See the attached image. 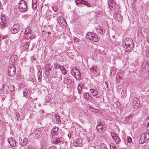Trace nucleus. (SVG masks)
Wrapping results in <instances>:
<instances>
[{"mask_svg":"<svg viewBox=\"0 0 149 149\" xmlns=\"http://www.w3.org/2000/svg\"><path fill=\"white\" fill-rule=\"evenodd\" d=\"M124 44L126 49V51L130 52L132 50L133 47V42L132 40L130 38H127L124 40Z\"/></svg>","mask_w":149,"mask_h":149,"instance_id":"f257e3e1","label":"nucleus"},{"mask_svg":"<svg viewBox=\"0 0 149 149\" xmlns=\"http://www.w3.org/2000/svg\"><path fill=\"white\" fill-rule=\"evenodd\" d=\"M0 19V28L3 29L8 25V20L6 15L3 14H1Z\"/></svg>","mask_w":149,"mask_h":149,"instance_id":"f03ea898","label":"nucleus"},{"mask_svg":"<svg viewBox=\"0 0 149 149\" xmlns=\"http://www.w3.org/2000/svg\"><path fill=\"white\" fill-rule=\"evenodd\" d=\"M86 36L87 39L94 42H97L99 40V37L95 33L88 32L86 34Z\"/></svg>","mask_w":149,"mask_h":149,"instance_id":"7ed1b4c3","label":"nucleus"},{"mask_svg":"<svg viewBox=\"0 0 149 149\" xmlns=\"http://www.w3.org/2000/svg\"><path fill=\"white\" fill-rule=\"evenodd\" d=\"M18 6L19 10L21 12H24L27 9V4L24 0H21L19 1Z\"/></svg>","mask_w":149,"mask_h":149,"instance_id":"20e7f679","label":"nucleus"},{"mask_svg":"<svg viewBox=\"0 0 149 149\" xmlns=\"http://www.w3.org/2000/svg\"><path fill=\"white\" fill-rule=\"evenodd\" d=\"M15 66L13 64H10L8 68V72L9 75L11 77L14 76L16 72Z\"/></svg>","mask_w":149,"mask_h":149,"instance_id":"39448f33","label":"nucleus"},{"mask_svg":"<svg viewBox=\"0 0 149 149\" xmlns=\"http://www.w3.org/2000/svg\"><path fill=\"white\" fill-rule=\"evenodd\" d=\"M71 73L76 79H80L81 78L80 72L77 69L72 68L71 70Z\"/></svg>","mask_w":149,"mask_h":149,"instance_id":"423d86ee","label":"nucleus"},{"mask_svg":"<svg viewBox=\"0 0 149 149\" xmlns=\"http://www.w3.org/2000/svg\"><path fill=\"white\" fill-rule=\"evenodd\" d=\"M24 37L26 39H29L33 38V36L31 33V31L30 30L26 29L25 31Z\"/></svg>","mask_w":149,"mask_h":149,"instance_id":"0eeeda50","label":"nucleus"},{"mask_svg":"<svg viewBox=\"0 0 149 149\" xmlns=\"http://www.w3.org/2000/svg\"><path fill=\"white\" fill-rule=\"evenodd\" d=\"M76 4L78 6H80L81 4H83L87 6L88 7L90 6V5L86 1L84 0H77L75 1Z\"/></svg>","mask_w":149,"mask_h":149,"instance_id":"6e6552de","label":"nucleus"},{"mask_svg":"<svg viewBox=\"0 0 149 149\" xmlns=\"http://www.w3.org/2000/svg\"><path fill=\"white\" fill-rule=\"evenodd\" d=\"M19 26L17 24H15L13 25L10 31L12 33H16L19 31Z\"/></svg>","mask_w":149,"mask_h":149,"instance_id":"1a4fd4ad","label":"nucleus"},{"mask_svg":"<svg viewBox=\"0 0 149 149\" xmlns=\"http://www.w3.org/2000/svg\"><path fill=\"white\" fill-rule=\"evenodd\" d=\"M96 29L97 33L101 34H102L105 32L104 28L100 26H97Z\"/></svg>","mask_w":149,"mask_h":149,"instance_id":"9d476101","label":"nucleus"},{"mask_svg":"<svg viewBox=\"0 0 149 149\" xmlns=\"http://www.w3.org/2000/svg\"><path fill=\"white\" fill-rule=\"evenodd\" d=\"M8 141L12 146L15 147L16 146V143L14 139L13 138H10L8 140Z\"/></svg>","mask_w":149,"mask_h":149,"instance_id":"9b49d317","label":"nucleus"},{"mask_svg":"<svg viewBox=\"0 0 149 149\" xmlns=\"http://www.w3.org/2000/svg\"><path fill=\"white\" fill-rule=\"evenodd\" d=\"M57 21L59 24H63V25L66 23L65 20L62 16H60L58 18Z\"/></svg>","mask_w":149,"mask_h":149,"instance_id":"f8f14e48","label":"nucleus"},{"mask_svg":"<svg viewBox=\"0 0 149 149\" xmlns=\"http://www.w3.org/2000/svg\"><path fill=\"white\" fill-rule=\"evenodd\" d=\"M97 130L100 132H102L104 130L102 128V124L100 122L97 123V125L96 127Z\"/></svg>","mask_w":149,"mask_h":149,"instance_id":"ddd939ff","label":"nucleus"},{"mask_svg":"<svg viewBox=\"0 0 149 149\" xmlns=\"http://www.w3.org/2000/svg\"><path fill=\"white\" fill-rule=\"evenodd\" d=\"M133 104L136 107H139L140 105L139 101L136 97H135L134 98Z\"/></svg>","mask_w":149,"mask_h":149,"instance_id":"4468645a","label":"nucleus"},{"mask_svg":"<svg viewBox=\"0 0 149 149\" xmlns=\"http://www.w3.org/2000/svg\"><path fill=\"white\" fill-rule=\"evenodd\" d=\"M35 135L36 136H39L41 134V130L40 128H37L35 132Z\"/></svg>","mask_w":149,"mask_h":149,"instance_id":"2eb2a0df","label":"nucleus"},{"mask_svg":"<svg viewBox=\"0 0 149 149\" xmlns=\"http://www.w3.org/2000/svg\"><path fill=\"white\" fill-rule=\"evenodd\" d=\"M22 142L20 143V145L22 146H25L27 143L28 140L27 138H24L23 141L22 140Z\"/></svg>","mask_w":149,"mask_h":149,"instance_id":"dca6fc26","label":"nucleus"},{"mask_svg":"<svg viewBox=\"0 0 149 149\" xmlns=\"http://www.w3.org/2000/svg\"><path fill=\"white\" fill-rule=\"evenodd\" d=\"M83 85L82 84H80L78 85L77 87V90L78 93L79 94H81V91L82 89Z\"/></svg>","mask_w":149,"mask_h":149,"instance_id":"f3484780","label":"nucleus"},{"mask_svg":"<svg viewBox=\"0 0 149 149\" xmlns=\"http://www.w3.org/2000/svg\"><path fill=\"white\" fill-rule=\"evenodd\" d=\"M45 70L47 72H49L51 70L52 68L51 65L49 63L47 64L45 67Z\"/></svg>","mask_w":149,"mask_h":149,"instance_id":"a211bd4d","label":"nucleus"},{"mask_svg":"<svg viewBox=\"0 0 149 149\" xmlns=\"http://www.w3.org/2000/svg\"><path fill=\"white\" fill-rule=\"evenodd\" d=\"M143 125L145 126H149V116H148L146 119L145 120Z\"/></svg>","mask_w":149,"mask_h":149,"instance_id":"6ab92c4d","label":"nucleus"},{"mask_svg":"<svg viewBox=\"0 0 149 149\" xmlns=\"http://www.w3.org/2000/svg\"><path fill=\"white\" fill-rule=\"evenodd\" d=\"M58 128L57 127L54 128L52 130L51 134L53 136H54L56 134L58 130Z\"/></svg>","mask_w":149,"mask_h":149,"instance_id":"aec40b11","label":"nucleus"},{"mask_svg":"<svg viewBox=\"0 0 149 149\" xmlns=\"http://www.w3.org/2000/svg\"><path fill=\"white\" fill-rule=\"evenodd\" d=\"M90 91L92 95L94 97L97 95L98 93L97 91L93 89H91L90 90Z\"/></svg>","mask_w":149,"mask_h":149,"instance_id":"412c9836","label":"nucleus"},{"mask_svg":"<svg viewBox=\"0 0 149 149\" xmlns=\"http://www.w3.org/2000/svg\"><path fill=\"white\" fill-rule=\"evenodd\" d=\"M97 68L96 66H93L91 68L90 70L91 72L92 73H94L97 71Z\"/></svg>","mask_w":149,"mask_h":149,"instance_id":"4be33fe9","label":"nucleus"},{"mask_svg":"<svg viewBox=\"0 0 149 149\" xmlns=\"http://www.w3.org/2000/svg\"><path fill=\"white\" fill-rule=\"evenodd\" d=\"M22 45H23V47H24L26 49L28 50L29 48V43L26 42L25 43H23L22 44Z\"/></svg>","mask_w":149,"mask_h":149,"instance_id":"5701e85b","label":"nucleus"},{"mask_svg":"<svg viewBox=\"0 0 149 149\" xmlns=\"http://www.w3.org/2000/svg\"><path fill=\"white\" fill-rule=\"evenodd\" d=\"M100 147V149H108L107 146L104 143H101Z\"/></svg>","mask_w":149,"mask_h":149,"instance_id":"b1692460","label":"nucleus"},{"mask_svg":"<svg viewBox=\"0 0 149 149\" xmlns=\"http://www.w3.org/2000/svg\"><path fill=\"white\" fill-rule=\"evenodd\" d=\"M117 15V18L116 19V21L119 22H121V21L123 19V17L120 15Z\"/></svg>","mask_w":149,"mask_h":149,"instance_id":"393cba45","label":"nucleus"},{"mask_svg":"<svg viewBox=\"0 0 149 149\" xmlns=\"http://www.w3.org/2000/svg\"><path fill=\"white\" fill-rule=\"evenodd\" d=\"M64 82L67 84H69L71 83L72 81L71 79L68 78H64Z\"/></svg>","mask_w":149,"mask_h":149,"instance_id":"a878e982","label":"nucleus"},{"mask_svg":"<svg viewBox=\"0 0 149 149\" xmlns=\"http://www.w3.org/2000/svg\"><path fill=\"white\" fill-rule=\"evenodd\" d=\"M55 117L56 119V122L57 123H59L60 122H61V120L60 119L59 115L58 114H56L55 116Z\"/></svg>","mask_w":149,"mask_h":149,"instance_id":"bb28decb","label":"nucleus"},{"mask_svg":"<svg viewBox=\"0 0 149 149\" xmlns=\"http://www.w3.org/2000/svg\"><path fill=\"white\" fill-rule=\"evenodd\" d=\"M42 72L41 71H39L38 73V76L39 81H40L41 80L42 76H41Z\"/></svg>","mask_w":149,"mask_h":149,"instance_id":"cd10ccee","label":"nucleus"},{"mask_svg":"<svg viewBox=\"0 0 149 149\" xmlns=\"http://www.w3.org/2000/svg\"><path fill=\"white\" fill-rule=\"evenodd\" d=\"M28 89L27 88L24 89L23 90V96L26 97L27 95Z\"/></svg>","mask_w":149,"mask_h":149,"instance_id":"c85d7f7f","label":"nucleus"},{"mask_svg":"<svg viewBox=\"0 0 149 149\" xmlns=\"http://www.w3.org/2000/svg\"><path fill=\"white\" fill-rule=\"evenodd\" d=\"M8 89L10 91H13L14 90V86L13 85H10L8 87Z\"/></svg>","mask_w":149,"mask_h":149,"instance_id":"c756f323","label":"nucleus"},{"mask_svg":"<svg viewBox=\"0 0 149 149\" xmlns=\"http://www.w3.org/2000/svg\"><path fill=\"white\" fill-rule=\"evenodd\" d=\"M84 97L86 100H88L89 99V94L88 93H86L84 95Z\"/></svg>","mask_w":149,"mask_h":149,"instance_id":"7c9ffc66","label":"nucleus"},{"mask_svg":"<svg viewBox=\"0 0 149 149\" xmlns=\"http://www.w3.org/2000/svg\"><path fill=\"white\" fill-rule=\"evenodd\" d=\"M17 56H11L10 58V61L13 63H14L15 62L16 59L17 58Z\"/></svg>","mask_w":149,"mask_h":149,"instance_id":"2f4dec72","label":"nucleus"},{"mask_svg":"<svg viewBox=\"0 0 149 149\" xmlns=\"http://www.w3.org/2000/svg\"><path fill=\"white\" fill-rule=\"evenodd\" d=\"M134 113H132L131 114L128 116L126 120H127L128 119V120H131L134 117Z\"/></svg>","mask_w":149,"mask_h":149,"instance_id":"473e14b6","label":"nucleus"},{"mask_svg":"<svg viewBox=\"0 0 149 149\" xmlns=\"http://www.w3.org/2000/svg\"><path fill=\"white\" fill-rule=\"evenodd\" d=\"M146 141L144 139H142V138H141V136L139 141V143H140L143 144L145 143Z\"/></svg>","mask_w":149,"mask_h":149,"instance_id":"72a5a7b5","label":"nucleus"},{"mask_svg":"<svg viewBox=\"0 0 149 149\" xmlns=\"http://www.w3.org/2000/svg\"><path fill=\"white\" fill-rule=\"evenodd\" d=\"M116 139L115 141L117 144H118L120 141V139L118 136H116Z\"/></svg>","mask_w":149,"mask_h":149,"instance_id":"f704fd0d","label":"nucleus"},{"mask_svg":"<svg viewBox=\"0 0 149 149\" xmlns=\"http://www.w3.org/2000/svg\"><path fill=\"white\" fill-rule=\"evenodd\" d=\"M60 66L61 65H59V64H58L56 63H55L54 65V67L55 68V69H58V68H59L60 69Z\"/></svg>","mask_w":149,"mask_h":149,"instance_id":"c9c22d12","label":"nucleus"},{"mask_svg":"<svg viewBox=\"0 0 149 149\" xmlns=\"http://www.w3.org/2000/svg\"><path fill=\"white\" fill-rule=\"evenodd\" d=\"M8 35H2L0 36V41L1 40H3V39H6L7 38Z\"/></svg>","mask_w":149,"mask_h":149,"instance_id":"e433bc0d","label":"nucleus"},{"mask_svg":"<svg viewBox=\"0 0 149 149\" xmlns=\"http://www.w3.org/2000/svg\"><path fill=\"white\" fill-rule=\"evenodd\" d=\"M145 136L146 138V140H148L149 139V133L146 132L144 133Z\"/></svg>","mask_w":149,"mask_h":149,"instance_id":"4c0bfd02","label":"nucleus"},{"mask_svg":"<svg viewBox=\"0 0 149 149\" xmlns=\"http://www.w3.org/2000/svg\"><path fill=\"white\" fill-rule=\"evenodd\" d=\"M16 115L17 117V120H19L20 119V115L18 113L16 112Z\"/></svg>","mask_w":149,"mask_h":149,"instance_id":"58836bf2","label":"nucleus"},{"mask_svg":"<svg viewBox=\"0 0 149 149\" xmlns=\"http://www.w3.org/2000/svg\"><path fill=\"white\" fill-rule=\"evenodd\" d=\"M127 141L128 143H131L132 142V138L130 137H127Z\"/></svg>","mask_w":149,"mask_h":149,"instance_id":"ea45409f","label":"nucleus"},{"mask_svg":"<svg viewBox=\"0 0 149 149\" xmlns=\"http://www.w3.org/2000/svg\"><path fill=\"white\" fill-rule=\"evenodd\" d=\"M116 136H117L116 134H115L114 132H113V135H112V137L113 139L115 141L116 139Z\"/></svg>","mask_w":149,"mask_h":149,"instance_id":"a19ab883","label":"nucleus"},{"mask_svg":"<svg viewBox=\"0 0 149 149\" xmlns=\"http://www.w3.org/2000/svg\"><path fill=\"white\" fill-rule=\"evenodd\" d=\"M144 54L146 56H149V50H148L147 51H145V53H143V55H144Z\"/></svg>","mask_w":149,"mask_h":149,"instance_id":"79ce46f5","label":"nucleus"},{"mask_svg":"<svg viewBox=\"0 0 149 149\" xmlns=\"http://www.w3.org/2000/svg\"><path fill=\"white\" fill-rule=\"evenodd\" d=\"M110 148L111 149H117L116 147L114 144L110 145Z\"/></svg>","mask_w":149,"mask_h":149,"instance_id":"37998d69","label":"nucleus"},{"mask_svg":"<svg viewBox=\"0 0 149 149\" xmlns=\"http://www.w3.org/2000/svg\"><path fill=\"white\" fill-rule=\"evenodd\" d=\"M51 100V98L49 97H46V102L47 103L49 102Z\"/></svg>","mask_w":149,"mask_h":149,"instance_id":"c03bdc74","label":"nucleus"},{"mask_svg":"<svg viewBox=\"0 0 149 149\" xmlns=\"http://www.w3.org/2000/svg\"><path fill=\"white\" fill-rule=\"evenodd\" d=\"M55 143H60L61 142V141H60V139L59 138H57L55 140Z\"/></svg>","mask_w":149,"mask_h":149,"instance_id":"a18cd8bd","label":"nucleus"},{"mask_svg":"<svg viewBox=\"0 0 149 149\" xmlns=\"http://www.w3.org/2000/svg\"><path fill=\"white\" fill-rule=\"evenodd\" d=\"M32 8L34 9H36L37 7V4H32Z\"/></svg>","mask_w":149,"mask_h":149,"instance_id":"49530a36","label":"nucleus"},{"mask_svg":"<svg viewBox=\"0 0 149 149\" xmlns=\"http://www.w3.org/2000/svg\"><path fill=\"white\" fill-rule=\"evenodd\" d=\"M27 149H34V148L33 146L31 145H29L28 146Z\"/></svg>","mask_w":149,"mask_h":149,"instance_id":"de8ad7c7","label":"nucleus"},{"mask_svg":"<svg viewBox=\"0 0 149 149\" xmlns=\"http://www.w3.org/2000/svg\"><path fill=\"white\" fill-rule=\"evenodd\" d=\"M65 69L64 67L62 66H60V69L61 70V71L63 73V72L64 71V70Z\"/></svg>","mask_w":149,"mask_h":149,"instance_id":"09e8293b","label":"nucleus"},{"mask_svg":"<svg viewBox=\"0 0 149 149\" xmlns=\"http://www.w3.org/2000/svg\"><path fill=\"white\" fill-rule=\"evenodd\" d=\"M141 138H142V139H144L146 141H147V140H146V137L145 136V135L144 134H143L141 136Z\"/></svg>","mask_w":149,"mask_h":149,"instance_id":"8fccbe9b","label":"nucleus"},{"mask_svg":"<svg viewBox=\"0 0 149 149\" xmlns=\"http://www.w3.org/2000/svg\"><path fill=\"white\" fill-rule=\"evenodd\" d=\"M3 90L2 89H1L0 90V96H1L4 93Z\"/></svg>","mask_w":149,"mask_h":149,"instance_id":"3c124183","label":"nucleus"},{"mask_svg":"<svg viewBox=\"0 0 149 149\" xmlns=\"http://www.w3.org/2000/svg\"><path fill=\"white\" fill-rule=\"evenodd\" d=\"M37 2L36 0H32V4H36Z\"/></svg>","mask_w":149,"mask_h":149,"instance_id":"603ef678","label":"nucleus"},{"mask_svg":"<svg viewBox=\"0 0 149 149\" xmlns=\"http://www.w3.org/2000/svg\"><path fill=\"white\" fill-rule=\"evenodd\" d=\"M67 71L66 70L65 68L64 69V71L63 72V73L65 74H66V73H67Z\"/></svg>","mask_w":149,"mask_h":149,"instance_id":"864d4df0","label":"nucleus"},{"mask_svg":"<svg viewBox=\"0 0 149 149\" xmlns=\"http://www.w3.org/2000/svg\"><path fill=\"white\" fill-rule=\"evenodd\" d=\"M53 9L54 11H56L57 10V8L56 6H55L53 7Z\"/></svg>","mask_w":149,"mask_h":149,"instance_id":"5fc2aeb1","label":"nucleus"},{"mask_svg":"<svg viewBox=\"0 0 149 149\" xmlns=\"http://www.w3.org/2000/svg\"><path fill=\"white\" fill-rule=\"evenodd\" d=\"M112 2V0H110L109 1V6H111V4H112L111 3Z\"/></svg>","mask_w":149,"mask_h":149,"instance_id":"6e6d98bb","label":"nucleus"},{"mask_svg":"<svg viewBox=\"0 0 149 149\" xmlns=\"http://www.w3.org/2000/svg\"><path fill=\"white\" fill-rule=\"evenodd\" d=\"M31 59H33L34 60H36V58L34 56H32L31 57Z\"/></svg>","mask_w":149,"mask_h":149,"instance_id":"4d7b16f0","label":"nucleus"},{"mask_svg":"<svg viewBox=\"0 0 149 149\" xmlns=\"http://www.w3.org/2000/svg\"><path fill=\"white\" fill-rule=\"evenodd\" d=\"M68 136L69 137H71V134H68Z\"/></svg>","mask_w":149,"mask_h":149,"instance_id":"13d9d810","label":"nucleus"},{"mask_svg":"<svg viewBox=\"0 0 149 149\" xmlns=\"http://www.w3.org/2000/svg\"><path fill=\"white\" fill-rule=\"evenodd\" d=\"M79 141V143H80L82 141L81 140V139H80L79 140H78Z\"/></svg>","mask_w":149,"mask_h":149,"instance_id":"bf43d9fd","label":"nucleus"},{"mask_svg":"<svg viewBox=\"0 0 149 149\" xmlns=\"http://www.w3.org/2000/svg\"><path fill=\"white\" fill-rule=\"evenodd\" d=\"M148 41L149 43V37L147 38Z\"/></svg>","mask_w":149,"mask_h":149,"instance_id":"052dcab7","label":"nucleus"},{"mask_svg":"<svg viewBox=\"0 0 149 149\" xmlns=\"http://www.w3.org/2000/svg\"><path fill=\"white\" fill-rule=\"evenodd\" d=\"M50 33H51V32H50L49 31V32H48V35L50 34Z\"/></svg>","mask_w":149,"mask_h":149,"instance_id":"680f3d73","label":"nucleus"},{"mask_svg":"<svg viewBox=\"0 0 149 149\" xmlns=\"http://www.w3.org/2000/svg\"><path fill=\"white\" fill-rule=\"evenodd\" d=\"M99 96H97L96 97V98H99Z\"/></svg>","mask_w":149,"mask_h":149,"instance_id":"e2e57ef3","label":"nucleus"},{"mask_svg":"<svg viewBox=\"0 0 149 149\" xmlns=\"http://www.w3.org/2000/svg\"><path fill=\"white\" fill-rule=\"evenodd\" d=\"M112 72H111V75H112Z\"/></svg>","mask_w":149,"mask_h":149,"instance_id":"0e129e2a","label":"nucleus"},{"mask_svg":"<svg viewBox=\"0 0 149 149\" xmlns=\"http://www.w3.org/2000/svg\"><path fill=\"white\" fill-rule=\"evenodd\" d=\"M124 45V44L123 43V45ZM123 46H124V45H123Z\"/></svg>","mask_w":149,"mask_h":149,"instance_id":"69168bd1","label":"nucleus"},{"mask_svg":"<svg viewBox=\"0 0 149 149\" xmlns=\"http://www.w3.org/2000/svg\"><path fill=\"white\" fill-rule=\"evenodd\" d=\"M148 71L149 72V70H148Z\"/></svg>","mask_w":149,"mask_h":149,"instance_id":"338daca9","label":"nucleus"},{"mask_svg":"<svg viewBox=\"0 0 149 149\" xmlns=\"http://www.w3.org/2000/svg\"><path fill=\"white\" fill-rule=\"evenodd\" d=\"M148 71L149 72V70H148Z\"/></svg>","mask_w":149,"mask_h":149,"instance_id":"774afa93","label":"nucleus"}]
</instances>
